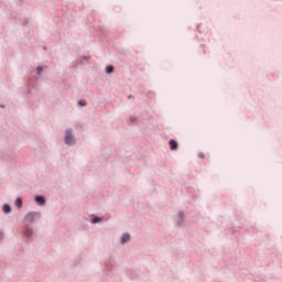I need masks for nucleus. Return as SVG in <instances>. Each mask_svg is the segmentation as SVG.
Masks as SVG:
<instances>
[{
  "instance_id": "nucleus-2",
  "label": "nucleus",
  "mask_w": 282,
  "mask_h": 282,
  "mask_svg": "<svg viewBox=\"0 0 282 282\" xmlns=\"http://www.w3.org/2000/svg\"><path fill=\"white\" fill-rule=\"evenodd\" d=\"M64 142L67 147H74V144H76V138L74 137V130L72 128L65 130Z\"/></svg>"
},
{
  "instance_id": "nucleus-14",
  "label": "nucleus",
  "mask_w": 282,
  "mask_h": 282,
  "mask_svg": "<svg viewBox=\"0 0 282 282\" xmlns=\"http://www.w3.org/2000/svg\"><path fill=\"white\" fill-rule=\"evenodd\" d=\"M42 73H43V66H37V67H36V74H37L39 76H41Z\"/></svg>"
},
{
  "instance_id": "nucleus-13",
  "label": "nucleus",
  "mask_w": 282,
  "mask_h": 282,
  "mask_svg": "<svg viewBox=\"0 0 282 282\" xmlns=\"http://www.w3.org/2000/svg\"><path fill=\"white\" fill-rule=\"evenodd\" d=\"M135 120H138V118L135 116H130L129 123L133 124L135 122Z\"/></svg>"
},
{
  "instance_id": "nucleus-8",
  "label": "nucleus",
  "mask_w": 282,
  "mask_h": 282,
  "mask_svg": "<svg viewBox=\"0 0 282 282\" xmlns=\"http://www.w3.org/2000/svg\"><path fill=\"white\" fill-rule=\"evenodd\" d=\"M177 147H178V144L175 141V139H171L170 140V149H171V151H177Z\"/></svg>"
},
{
  "instance_id": "nucleus-15",
  "label": "nucleus",
  "mask_w": 282,
  "mask_h": 282,
  "mask_svg": "<svg viewBox=\"0 0 282 282\" xmlns=\"http://www.w3.org/2000/svg\"><path fill=\"white\" fill-rule=\"evenodd\" d=\"M112 268H113V267H112L111 264H107V265H106V270H107L108 272H111Z\"/></svg>"
},
{
  "instance_id": "nucleus-1",
  "label": "nucleus",
  "mask_w": 282,
  "mask_h": 282,
  "mask_svg": "<svg viewBox=\"0 0 282 282\" xmlns=\"http://www.w3.org/2000/svg\"><path fill=\"white\" fill-rule=\"evenodd\" d=\"M22 235L25 243H32V241H34V229L32 226L24 224L22 227Z\"/></svg>"
},
{
  "instance_id": "nucleus-7",
  "label": "nucleus",
  "mask_w": 282,
  "mask_h": 282,
  "mask_svg": "<svg viewBox=\"0 0 282 282\" xmlns=\"http://www.w3.org/2000/svg\"><path fill=\"white\" fill-rule=\"evenodd\" d=\"M2 212L4 213V215H10V213H12V207L10 206V204H4L2 206Z\"/></svg>"
},
{
  "instance_id": "nucleus-10",
  "label": "nucleus",
  "mask_w": 282,
  "mask_h": 282,
  "mask_svg": "<svg viewBox=\"0 0 282 282\" xmlns=\"http://www.w3.org/2000/svg\"><path fill=\"white\" fill-rule=\"evenodd\" d=\"M100 221H102V218L98 217V216H95L93 217L91 219V224H100Z\"/></svg>"
},
{
  "instance_id": "nucleus-18",
  "label": "nucleus",
  "mask_w": 282,
  "mask_h": 282,
  "mask_svg": "<svg viewBox=\"0 0 282 282\" xmlns=\"http://www.w3.org/2000/svg\"><path fill=\"white\" fill-rule=\"evenodd\" d=\"M128 98L131 99V98H133V96H132V95H129Z\"/></svg>"
},
{
  "instance_id": "nucleus-17",
  "label": "nucleus",
  "mask_w": 282,
  "mask_h": 282,
  "mask_svg": "<svg viewBox=\"0 0 282 282\" xmlns=\"http://www.w3.org/2000/svg\"><path fill=\"white\" fill-rule=\"evenodd\" d=\"M198 158H204V153L203 152L198 153Z\"/></svg>"
},
{
  "instance_id": "nucleus-12",
  "label": "nucleus",
  "mask_w": 282,
  "mask_h": 282,
  "mask_svg": "<svg viewBox=\"0 0 282 282\" xmlns=\"http://www.w3.org/2000/svg\"><path fill=\"white\" fill-rule=\"evenodd\" d=\"M79 107H87V101L85 99H82L78 101Z\"/></svg>"
},
{
  "instance_id": "nucleus-5",
  "label": "nucleus",
  "mask_w": 282,
  "mask_h": 282,
  "mask_svg": "<svg viewBox=\"0 0 282 282\" xmlns=\"http://www.w3.org/2000/svg\"><path fill=\"white\" fill-rule=\"evenodd\" d=\"M131 241V235L129 232H124L120 237V245L124 246V243H129Z\"/></svg>"
},
{
  "instance_id": "nucleus-9",
  "label": "nucleus",
  "mask_w": 282,
  "mask_h": 282,
  "mask_svg": "<svg viewBox=\"0 0 282 282\" xmlns=\"http://www.w3.org/2000/svg\"><path fill=\"white\" fill-rule=\"evenodd\" d=\"M15 206L17 208H23V199L21 197L15 199Z\"/></svg>"
},
{
  "instance_id": "nucleus-6",
  "label": "nucleus",
  "mask_w": 282,
  "mask_h": 282,
  "mask_svg": "<svg viewBox=\"0 0 282 282\" xmlns=\"http://www.w3.org/2000/svg\"><path fill=\"white\" fill-rule=\"evenodd\" d=\"M34 199H35V203L37 204V206H45V203H46L45 196H43V195H36V196L34 197Z\"/></svg>"
},
{
  "instance_id": "nucleus-16",
  "label": "nucleus",
  "mask_w": 282,
  "mask_h": 282,
  "mask_svg": "<svg viewBox=\"0 0 282 282\" xmlns=\"http://www.w3.org/2000/svg\"><path fill=\"white\" fill-rule=\"evenodd\" d=\"M3 239V231H0V241Z\"/></svg>"
},
{
  "instance_id": "nucleus-4",
  "label": "nucleus",
  "mask_w": 282,
  "mask_h": 282,
  "mask_svg": "<svg viewBox=\"0 0 282 282\" xmlns=\"http://www.w3.org/2000/svg\"><path fill=\"white\" fill-rule=\"evenodd\" d=\"M175 226L176 228H182V226H184V212H178L175 218Z\"/></svg>"
},
{
  "instance_id": "nucleus-11",
  "label": "nucleus",
  "mask_w": 282,
  "mask_h": 282,
  "mask_svg": "<svg viewBox=\"0 0 282 282\" xmlns=\"http://www.w3.org/2000/svg\"><path fill=\"white\" fill-rule=\"evenodd\" d=\"M106 74H113V65L106 66Z\"/></svg>"
},
{
  "instance_id": "nucleus-3",
  "label": "nucleus",
  "mask_w": 282,
  "mask_h": 282,
  "mask_svg": "<svg viewBox=\"0 0 282 282\" xmlns=\"http://www.w3.org/2000/svg\"><path fill=\"white\" fill-rule=\"evenodd\" d=\"M39 219H41V212H29L24 217V221L29 224H35Z\"/></svg>"
}]
</instances>
